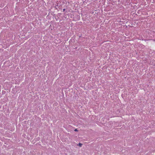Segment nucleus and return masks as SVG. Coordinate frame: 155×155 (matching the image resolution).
Listing matches in <instances>:
<instances>
[{
  "label": "nucleus",
  "mask_w": 155,
  "mask_h": 155,
  "mask_svg": "<svg viewBox=\"0 0 155 155\" xmlns=\"http://www.w3.org/2000/svg\"><path fill=\"white\" fill-rule=\"evenodd\" d=\"M82 144H81V143H79L78 145V146H79L80 147H81V146L82 145Z\"/></svg>",
  "instance_id": "nucleus-1"
},
{
  "label": "nucleus",
  "mask_w": 155,
  "mask_h": 155,
  "mask_svg": "<svg viewBox=\"0 0 155 155\" xmlns=\"http://www.w3.org/2000/svg\"><path fill=\"white\" fill-rule=\"evenodd\" d=\"M64 10H65V9H63V10H64Z\"/></svg>",
  "instance_id": "nucleus-3"
},
{
  "label": "nucleus",
  "mask_w": 155,
  "mask_h": 155,
  "mask_svg": "<svg viewBox=\"0 0 155 155\" xmlns=\"http://www.w3.org/2000/svg\"><path fill=\"white\" fill-rule=\"evenodd\" d=\"M75 131H77V129H76L75 130Z\"/></svg>",
  "instance_id": "nucleus-2"
}]
</instances>
